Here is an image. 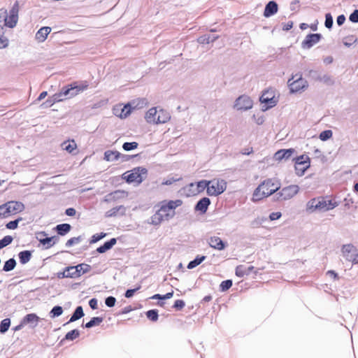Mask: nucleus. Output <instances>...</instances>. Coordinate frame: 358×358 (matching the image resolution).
Wrapping results in <instances>:
<instances>
[{
	"instance_id": "c756f323",
	"label": "nucleus",
	"mask_w": 358,
	"mask_h": 358,
	"mask_svg": "<svg viewBox=\"0 0 358 358\" xmlns=\"http://www.w3.org/2000/svg\"><path fill=\"white\" fill-rule=\"evenodd\" d=\"M335 205H331V206H327V201L324 199H317V206L316 210L327 211L335 208Z\"/></svg>"
},
{
	"instance_id": "5701e85b",
	"label": "nucleus",
	"mask_w": 358,
	"mask_h": 358,
	"mask_svg": "<svg viewBox=\"0 0 358 358\" xmlns=\"http://www.w3.org/2000/svg\"><path fill=\"white\" fill-rule=\"evenodd\" d=\"M219 38L218 35L215 34H204L201 36H200L197 41L199 43L205 45V44H209L210 43H213L215 41H216Z\"/></svg>"
},
{
	"instance_id": "680f3d73",
	"label": "nucleus",
	"mask_w": 358,
	"mask_h": 358,
	"mask_svg": "<svg viewBox=\"0 0 358 358\" xmlns=\"http://www.w3.org/2000/svg\"><path fill=\"white\" fill-rule=\"evenodd\" d=\"M141 285H138L137 287L134 289H128L124 294V296L127 299H129L132 297L134 294V293L137 291H138L141 289Z\"/></svg>"
},
{
	"instance_id": "c03bdc74",
	"label": "nucleus",
	"mask_w": 358,
	"mask_h": 358,
	"mask_svg": "<svg viewBox=\"0 0 358 358\" xmlns=\"http://www.w3.org/2000/svg\"><path fill=\"white\" fill-rule=\"evenodd\" d=\"M10 326V320L9 318L3 319L0 323V333L5 334Z\"/></svg>"
},
{
	"instance_id": "b1692460",
	"label": "nucleus",
	"mask_w": 358,
	"mask_h": 358,
	"mask_svg": "<svg viewBox=\"0 0 358 358\" xmlns=\"http://www.w3.org/2000/svg\"><path fill=\"white\" fill-rule=\"evenodd\" d=\"M158 112L156 108H151L145 114V120L149 123L157 124Z\"/></svg>"
},
{
	"instance_id": "a878e982",
	"label": "nucleus",
	"mask_w": 358,
	"mask_h": 358,
	"mask_svg": "<svg viewBox=\"0 0 358 358\" xmlns=\"http://www.w3.org/2000/svg\"><path fill=\"white\" fill-rule=\"evenodd\" d=\"M120 156V152L116 150H106L104 152L103 159L107 162H113L118 160Z\"/></svg>"
},
{
	"instance_id": "3c124183",
	"label": "nucleus",
	"mask_w": 358,
	"mask_h": 358,
	"mask_svg": "<svg viewBox=\"0 0 358 358\" xmlns=\"http://www.w3.org/2000/svg\"><path fill=\"white\" fill-rule=\"evenodd\" d=\"M333 135L331 130H324L320 134V139L322 141H326L331 138Z\"/></svg>"
},
{
	"instance_id": "13d9d810",
	"label": "nucleus",
	"mask_w": 358,
	"mask_h": 358,
	"mask_svg": "<svg viewBox=\"0 0 358 358\" xmlns=\"http://www.w3.org/2000/svg\"><path fill=\"white\" fill-rule=\"evenodd\" d=\"M21 220V218H18L15 220L10 221L6 224V228L8 229H15L17 227L18 223Z\"/></svg>"
},
{
	"instance_id": "412c9836",
	"label": "nucleus",
	"mask_w": 358,
	"mask_h": 358,
	"mask_svg": "<svg viewBox=\"0 0 358 358\" xmlns=\"http://www.w3.org/2000/svg\"><path fill=\"white\" fill-rule=\"evenodd\" d=\"M51 31V28L49 27H43L38 30L36 34V38L40 41L43 42L46 38L48 35Z\"/></svg>"
},
{
	"instance_id": "423d86ee",
	"label": "nucleus",
	"mask_w": 358,
	"mask_h": 358,
	"mask_svg": "<svg viewBox=\"0 0 358 358\" xmlns=\"http://www.w3.org/2000/svg\"><path fill=\"white\" fill-rule=\"evenodd\" d=\"M260 185H263V195L268 196L277 193L281 186L280 180L277 178H268L261 182Z\"/></svg>"
},
{
	"instance_id": "bb28decb",
	"label": "nucleus",
	"mask_w": 358,
	"mask_h": 358,
	"mask_svg": "<svg viewBox=\"0 0 358 358\" xmlns=\"http://www.w3.org/2000/svg\"><path fill=\"white\" fill-rule=\"evenodd\" d=\"M126 181L129 183L137 182L138 183H141L143 178H139V173H137L136 171V168L134 169L130 173H129L127 176H125L124 178Z\"/></svg>"
},
{
	"instance_id": "f03ea898",
	"label": "nucleus",
	"mask_w": 358,
	"mask_h": 358,
	"mask_svg": "<svg viewBox=\"0 0 358 358\" xmlns=\"http://www.w3.org/2000/svg\"><path fill=\"white\" fill-rule=\"evenodd\" d=\"M88 83L87 81L73 82L72 83L64 86L60 92L54 94L55 101H62L64 99L74 97L79 93L86 90L88 88Z\"/></svg>"
},
{
	"instance_id": "dca6fc26",
	"label": "nucleus",
	"mask_w": 358,
	"mask_h": 358,
	"mask_svg": "<svg viewBox=\"0 0 358 358\" xmlns=\"http://www.w3.org/2000/svg\"><path fill=\"white\" fill-rule=\"evenodd\" d=\"M278 10V5L276 1H270L266 4L263 15L265 17L268 18L277 13Z\"/></svg>"
},
{
	"instance_id": "603ef678",
	"label": "nucleus",
	"mask_w": 358,
	"mask_h": 358,
	"mask_svg": "<svg viewBox=\"0 0 358 358\" xmlns=\"http://www.w3.org/2000/svg\"><path fill=\"white\" fill-rule=\"evenodd\" d=\"M106 236V233H104V232H101L99 234H95L91 237V240H90V243L91 244L95 243Z\"/></svg>"
},
{
	"instance_id": "e433bc0d",
	"label": "nucleus",
	"mask_w": 358,
	"mask_h": 358,
	"mask_svg": "<svg viewBox=\"0 0 358 358\" xmlns=\"http://www.w3.org/2000/svg\"><path fill=\"white\" fill-rule=\"evenodd\" d=\"M36 239L41 245H43V248L45 250L49 249L53 246V243H52V238H50V237L41 238L36 236Z\"/></svg>"
},
{
	"instance_id": "a19ab883",
	"label": "nucleus",
	"mask_w": 358,
	"mask_h": 358,
	"mask_svg": "<svg viewBox=\"0 0 358 358\" xmlns=\"http://www.w3.org/2000/svg\"><path fill=\"white\" fill-rule=\"evenodd\" d=\"M357 42V38L355 35H350L345 37L343 40V43L345 46L350 48L352 44Z\"/></svg>"
},
{
	"instance_id": "39448f33",
	"label": "nucleus",
	"mask_w": 358,
	"mask_h": 358,
	"mask_svg": "<svg viewBox=\"0 0 358 358\" xmlns=\"http://www.w3.org/2000/svg\"><path fill=\"white\" fill-rule=\"evenodd\" d=\"M299 192V187L296 185H290L283 187L273 196L275 201H285L293 198Z\"/></svg>"
},
{
	"instance_id": "de8ad7c7",
	"label": "nucleus",
	"mask_w": 358,
	"mask_h": 358,
	"mask_svg": "<svg viewBox=\"0 0 358 358\" xmlns=\"http://www.w3.org/2000/svg\"><path fill=\"white\" fill-rule=\"evenodd\" d=\"M232 285L233 282L231 280H223L220 285V289L222 292H226L231 287Z\"/></svg>"
},
{
	"instance_id": "f704fd0d",
	"label": "nucleus",
	"mask_w": 358,
	"mask_h": 358,
	"mask_svg": "<svg viewBox=\"0 0 358 358\" xmlns=\"http://www.w3.org/2000/svg\"><path fill=\"white\" fill-rule=\"evenodd\" d=\"M18 17L13 16L10 15H7L5 13V25L9 28H13L16 26Z\"/></svg>"
},
{
	"instance_id": "1a4fd4ad",
	"label": "nucleus",
	"mask_w": 358,
	"mask_h": 358,
	"mask_svg": "<svg viewBox=\"0 0 358 358\" xmlns=\"http://www.w3.org/2000/svg\"><path fill=\"white\" fill-rule=\"evenodd\" d=\"M322 38V35L321 34H309L306 36L304 40L302 41L301 48L303 49H310L315 44L319 43Z\"/></svg>"
},
{
	"instance_id": "9b49d317",
	"label": "nucleus",
	"mask_w": 358,
	"mask_h": 358,
	"mask_svg": "<svg viewBox=\"0 0 358 358\" xmlns=\"http://www.w3.org/2000/svg\"><path fill=\"white\" fill-rule=\"evenodd\" d=\"M208 185V180H201L196 182L190 183L189 185V190L191 191L193 194H196L203 192L205 189L207 190Z\"/></svg>"
},
{
	"instance_id": "20e7f679",
	"label": "nucleus",
	"mask_w": 358,
	"mask_h": 358,
	"mask_svg": "<svg viewBox=\"0 0 358 358\" xmlns=\"http://www.w3.org/2000/svg\"><path fill=\"white\" fill-rule=\"evenodd\" d=\"M208 182L207 194L210 196H217L227 189V182L223 179L214 178L208 180Z\"/></svg>"
},
{
	"instance_id": "58836bf2",
	"label": "nucleus",
	"mask_w": 358,
	"mask_h": 358,
	"mask_svg": "<svg viewBox=\"0 0 358 358\" xmlns=\"http://www.w3.org/2000/svg\"><path fill=\"white\" fill-rule=\"evenodd\" d=\"M122 210V214H124L125 208L123 206H119L114 207L106 212V217H115L117 215L118 212Z\"/></svg>"
},
{
	"instance_id": "393cba45",
	"label": "nucleus",
	"mask_w": 358,
	"mask_h": 358,
	"mask_svg": "<svg viewBox=\"0 0 358 358\" xmlns=\"http://www.w3.org/2000/svg\"><path fill=\"white\" fill-rule=\"evenodd\" d=\"M64 270L66 273L67 278H77L80 277V271L78 269V266H69L65 267Z\"/></svg>"
},
{
	"instance_id": "ea45409f",
	"label": "nucleus",
	"mask_w": 358,
	"mask_h": 358,
	"mask_svg": "<svg viewBox=\"0 0 358 358\" xmlns=\"http://www.w3.org/2000/svg\"><path fill=\"white\" fill-rule=\"evenodd\" d=\"M63 313V308L60 306H54L49 313V315L51 318L57 317Z\"/></svg>"
},
{
	"instance_id": "bf43d9fd",
	"label": "nucleus",
	"mask_w": 358,
	"mask_h": 358,
	"mask_svg": "<svg viewBox=\"0 0 358 358\" xmlns=\"http://www.w3.org/2000/svg\"><path fill=\"white\" fill-rule=\"evenodd\" d=\"M116 299L113 296H109L105 299V304L107 307L112 308L115 305Z\"/></svg>"
},
{
	"instance_id": "338daca9",
	"label": "nucleus",
	"mask_w": 358,
	"mask_h": 358,
	"mask_svg": "<svg viewBox=\"0 0 358 358\" xmlns=\"http://www.w3.org/2000/svg\"><path fill=\"white\" fill-rule=\"evenodd\" d=\"M89 306L92 310L98 308V300L96 298H92L89 301Z\"/></svg>"
},
{
	"instance_id": "f257e3e1",
	"label": "nucleus",
	"mask_w": 358,
	"mask_h": 358,
	"mask_svg": "<svg viewBox=\"0 0 358 358\" xmlns=\"http://www.w3.org/2000/svg\"><path fill=\"white\" fill-rule=\"evenodd\" d=\"M182 203V200H171L166 203H163L160 208L152 216V223L155 225L159 224L163 220H169L175 215L174 210L180 206Z\"/></svg>"
},
{
	"instance_id": "473e14b6",
	"label": "nucleus",
	"mask_w": 358,
	"mask_h": 358,
	"mask_svg": "<svg viewBox=\"0 0 358 358\" xmlns=\"http://www.w3.org/2000/svg\"><path fill=\"white\" fill-rule=\"evenodd\" d=\"M17 262L15 258H10L4 262L2 270L5 272L11 271L15 268Z\"/></svg>"
},
{
	"instance_id": "8fccbe9b",
	"label": "nucleus",
	"mask_w": 358,
	"mask_h": 358,
	"mask_svg": "<svg viewBox=\"0 0 358 358\" xmlns=\"http://www.w3.org/2000/svg\"><path fill=\"white\" fill-rule=\"evenodd\" d=\"M334 24V20L331 14L330 13H326L325 15V21H324V26L329 29H331L333 27Z\"/></svg>"
},
{
	"instance_id": "aec40b11",
	"label": "nucleus",
	"mask_w": 358,
	"mask_h": 358,
	"mask_svg": "<svg viewBox=\"0 0 358 358\" xmlns=\"http://www.w3.org/2000/svg\"><path fill=\"white\" fill-rule=\"evenodd\" d=\"M116 243L117 239L115 238H112L109 241L105 242L102 245L98 247L96 250L98 253H104L106 251L110 250L116 244Z\"/></svg>"
},
{
	"instance_id": "cd10ccee",
	"label": "nucleus",
	"mask_w": 358,
	"mask_h": 358,
	"mask_svg": "<svg viewBox=\"0 0 358 358\" xmlns=\"http://www.w3.org/2000/svg\"><path fill=\"white\" fill-rule=\"evenodd\" d=\"M85 315L83 307L81 306H78L76 308L75 310L73 311L72 315L70 317V320H69L68 323L73 322L80 318H82Z\"/></svg>"
},
{
	"instance_id": "4d7b16f0",
	"label": "nucleus",
	"mask_w": 358,
	"mask_h": 358,
	"mask_svg": "<svg viewBox=\"0 0 358 358\" xmlns=\"http://www.w3.org/2000/svg\"><path fill=\"white\" fill-rule=\"evenodd\" d=\"M317 199L310 200L307 203V210L312 213L316 210Z\"/></svg>"
},
{
	"instance_id": "0e129e2a",
	"label": "nucleus",
	"mask_w": 358,
	"mask_h": 358,
	"mask_svg": "<svg viewBox=\"0 0 358 358\" xmlns=\"http://www.w3.org/2000/svg\"><path fill=\"white\" fill-rule=\"evenodd\" d=\"M349 20L352 23H358V9H355L349 16Z\"/></svg>"
},
{
	"instance_id": "4c0bfd02",
	"label": "nucleus",
	"mask_w": 358,
	"mask_h": 358,
	"mask_svg": "<svg viewBox=\"0 0 358 358\" xmlns=\"http://www.w3.org/2000/svg\"><path fill=\"white\" fill-rule=\"evenodd\" d=\"M170 119V115L168 113L160 110L157 115V124L165 123Z\"/></svg>"
},
{
	"instance_id": "6e6d98bb",
	"label": "nucleus",
	"mask_w": 358,
	"mask_h": 358,
	"mask_svg": "<svg viewBox=\"0 0 358 358\" xmlns=\"http://www.w3.org/2000/svg\"><path fill=\"white\" fill-rule=\"evenodd\" d=\"M19 12V2L17 1H15L11 9L9 11V14L13 16L18 17Z\"/></svg>"
},
{
	"instance_id": "7c9ffc66",
	"label": "nucleus",
	"mask_w": 358,
	"mask_h": 358,
	"mask_svg": "<svg viewBox=\"0 0 358 358\" xmlns=\"http://www.w3.org/2000/svg\"><path fill=\"white\" fill-rule=\"evenodd\" d=\"M206 257L204 255H197L193 260L190 261L187 264L188 269H192L201 264Z\"/></svg>"
},
{
	"instance_id": "2f4dec72",
	"label": "nucleus",
	"mask_w": 358,
	"mask_h": 358,
	"mask_svg": "<svg viewBox=\"0 0 358 358\" xmlns=\"http://www.w3.org/2000/svg\"><path fill=\"white\" fill-rule=\"evenodd\" d=\"M263 185H259L258 187L255 189L252 194V201H257L263 198L268 197V196L263 195Z\"/></svg>"
},
{
	"instance_id": "79ce46f5",
	"label": "nucleus",
	"mask_w": 358,
	"mask_h": 358,
	"mask_svg": "<svg viewBox=\"0 0 358 358\" xmlns=\"http://www.w3.org/2000/svg\"><path fill=\"white\" fill-rule=\"evenodd\" d=\"M80 336V331L78 329H73L68 333L64 336V340L67 341H73L76 338H78Z\"/></svg>"
},
{
	"instance_id": "5fc2aeb1",
	"label": "nucleus",
	"mask_w": 358,
	"mask_h": 358,
	"mask_svg": "<svg viewBox=\"0 0 358 358\" xmlns=\"http://www.w3.org/2000/svg\"><path fill=\"white\" fill-rule=\"evenodd\" d=\"M82 241V237L80 236L78 237H73L70 239H69L66 243V246L69 248L74 244L79 243Z\"/></svg>"
},
{
	"instance_id": "7ed1b4c3",
	"label": "nucleus",
	"mask_w": 358,
	"mask_h": 358,
	"mask_svg": "<svg viewBox=\"0 0 358 358\" xmlns=\"http://www.w3.org/2000/svg\"><path fill=\"white\" fill-rule=\"evenodd\" d=\"M290 93H297L304 91L308 87V82L302 78L301 73L293 75L287 81Z\"/></svg>"
},
{
	"instance_id": "49530a36",
	"label": "nucleus",
	"mask_w": 358,
	"mask_h": 358,
	"mask_svg": "<svg viewBox=\"0 0 358 358\" xmlns=\"http://www.w3.org/2000/svg\"><path fill=\"white\" fill-rule=\"evenodd\" d=\"M138 143L137 142H125L122 145V148L125 151H131L138 148Z\"/></svg>"
},
{
	"instance_id": "9d476101",
	"label": "nucleus",
	"mask_w": 358,
	"mask_h": 358,
	"mask_svg": "<svg viewBox=\"0 0 358 358\" xmlns=\"http://www.w3.org/2000/svg\"><path fill=\"white\" fill-rule=\"evenodd\" d=\"M252 100L246 95H241L235 101V107L239 110H247L252 108Z\"/></svg>"
},
{
	"instance_id": "6ab92c4d",
	"label": "nucleus",
	"mask_w": 358,
	"mask_h": 358,
	"mask_svg": "<svg viewBox=\"0 0 358 358\" xmlns=\"http://www.w3.org/2000/svg\"><path fill=\"white\" fill-rule=\"evenodd\" d=\"M254 268L253 266L238 265L236 268L235 273L236 276L243 278L245 275H250Z\"/></svg>"
},
{
	"instance_id": "0eeeda50",
	"label": "nucleus",
	"mask_w": 358,
	"mask_h": 358,
	"mask_svg": "<svg viewBox=\"0 0 358 358\" xmlns=\"http://www.w3.org/2000/svg\"><path fill=\"white\" fill-rule=\"evenodd\" d=\"M295 162V170L298 176H302L310 167V158L306 155H300L293 159Z\"/></svg>"
},
{
	"instance_id": "4be33fe9",
	"label": "nucleus",
	"mask_w": 358,
	"mask_h": 358,
	"mask_svg": "<svg viewBox=\"0 0 358 358\" xmlns=\"http://www.w3.org/2000/svg\"><path fill=\"white\" fill-rule=\"evenodd\" d=\"M54 229L58 235L65 236L71 231V226L70 224L63 223L57 224Z\"/></svg>"
},
{
	"instance_id": "a211bd4d",
	"label": "nucleus",
	"mask_w": 358,
	"mask_h": 358,
	"mask_svg": "<svg viewBox=\"0 0 358 358\" xmlns=\"http://www.w3.org/2000/svg\"><path fill=\"white\" fill-rule=\"evenodd\" d=\"M209 245L216 250H222L226 248V243H224L218 236H212L208 239Z\"/></svg>"
},
{
	"instance_id": "c9c22d12",
	"label": "nucleus",
	"mask_w": 358,
	"mask_h": 358,
	"mask_svg": "<svg viewBox=\"0 0 358 358\" xmlns=\"http://www.w3.org/2000/svg\"><path fill=\"white\" fill-rule=\"evenodd\" d=\"M62 149L69 153H73L77 148L76 142L72 140L71 141H65L62 144Z\"/></svg>"
},
{
	"instance_id": "72a5a7b5",
	"label": "nucleus",
	"mask_w": 358,
	"mask_h": 358,
	"mask_svg": "<svg viewBox=\"0 0 358 358\" xmlns=\"http://www.w3.org/2000/svg\"><path fill=\"white\" fill-rule=\"evenodd\" d=\"M103 320V318L101 317H92L91 320L85 323L83 327L87 329H90L94 326L99 325Z\"/></svg>"
},
{
	"instance_id": "6e6552de",
	"label": "nucleus",
	"mask_w": 358,
	"mask_h": 358,
	"mask_svg": "<svg viewBox=\"0 0 358 358\" xmlns=\"http://www.w3.org/2000/svg\"><path fill=\"white\" fill-rule=\"evenodd\" d=\"M342 254L345 260L358 264V252L352 244H346L342 246Z\"/></svg>"
},
{
	"instance_id": "4468645a",
	"label": "nucleus",
	"mask_w": 358,
	"mask_h": 358,
	"mask_svg": "<svg viewBox=\"0 0 358 358\" xmlns=\"http://www.w3.org/2000/svg\"><path fill=\"white\" fill-rule=\"evenodd\" d=\"M22 320L24 326L29 325L30 328L34 329L38 325L40 317L35 313H29Z\"/></svg>"
},
{
	"instance_id": "09e8293b",
	"label": "nucleus",
	"mask_w": 358,
	"mask_h": 358,
	"mask_svg": "<svg viewBox=\"0 0 358 358\" xmlns=\"http://www.w3.org/2000/svg\"><path fill=\"white\" fill-rule=\"evenodd\" d=\"M78 266V269L80 271V276L83 274L88 273L91 270V266L87 264H79L76 265Z\"/></svg>"
},
{
	"instance_id": "f8f14e48",
	"label": "nucleus",
	"mask_w": 358,
	"mask_h": 358,
	"mask_svg": "<svg viewBox=\"0 0 358 358\" xmlns=\"http://www.w3.org/2000/svg\"><path fill=\"white\" fill-rule=\"evenodd\" d=\"M259 100L262 103L267 105L266 110L274 107L277 103V100L273 92L269 91H265L260 96Z\"/></svg>"
},
{
	"instance_id": "052dcab7",
	"label": "nucleus",
	"mask_w": 358,
	"mask_h": 358,
	"mask_svg": "<svg viewBox=\"0 0 358 358\" xmlns=\"http://www.w3.org/2000/svg\"><path fill=\"white\" fill-rule=\"evenodd\" d=\"M185 303L183 300L178 299L174 302L173 308L177 310H180L181 309H182L185 307Z\"/></svg>"
},
{
	"instance_id": "ddd939ff",
	"label": "nucleus",
	"mask_w": 358,
	"mask_h": 358,
	"mask_svg": "<svg viewBox=\"0 0 358 358\" xmlns=\"http://www.w3.org/2000/svg\"><path fill=\"white\" fill-rule=\"evenodd\" d=\"M4 206H7L6 209H8V215L20 213L24 210V205L22 202L17 201H8L4 203Z\"/></svg>"
},
{
	"instance_id": "37998d69",
	"label": "nucleus",
	"mask_w": 358,
	"mask_h": 358,
	"mask_svg": "<svg viewBox=\"0 0 358 358\" xmlns=\"http://www.w3.org/2000/svg\"><path fill=\"white\" fill-rule=\"evenodd\" d=\"M145 315L152 322H156L159 318L158 310L157 309L149 310L145 313Z\"/></svg>"
},
{
	"instance_id": "2eb2a0df",
	"label": "nucleus",
	"mask_w": 358,
	"mask_h": 358,
	"mask_svg": "<svg viewBox=\"0 0 358 358\" xmlns=\"http://www.w3.org/2000/svg\"><path fill=\"white\" fill-rule=\"evenodd\" d=\"M211 201L208 197H203L199 199L194 206V210L196 212H199L201 214H204L206 213L209 206L210 205Z\"/></svg>"
},
{
	"instance_id": "774afa93",
	"label": "nucleus",
	"mask_w": 358,
	"mask_h": 358,
	"mask_svg": "<svg viewBox=\"0 0 358 358\" xmlns=\"http://www.w3.org/2000/svg\"><path fill=\"white\" fill-rule=\"evenodd\" d=\"M281 216H282V213L280 212H273L269 215V219L271 221L277 220L280 219L281 217Z\"/></svg>"
},
{
	"instance_id": "69168bd1",
	"label": "nucleus",
	"mask_w": 358,
	"mask_h": 358,
	"mask_svg": "<svg viewBox=\"0 0 358 358\" xmlns=\"http://www.w3.org/2000/svg\"><path fill=\"white\" fill-rule=\"evenodd\" d=\"M7 206L5 207L4 204L0 206V217H6L8 216Z\"/></svg>"
},
{
	"instance_id": "a18cd8bd",
	"label": "nucleus",
	"mask_w": 358,
	"mask_h": 358,
	"mask_svg": "<svg viewBox=\"0 0 358 358\" xmlns=\"http://www.w3.org/2000/svg\"><path fill=\"white\" fill-rule=\"evenodd\" d=\"M131 106L130 103L126 104L122 109L119 117L122 119L126 118L131 113Z\"/></svg>"
},
{
	"instance_id": "f3484780",
	"label": "nucleus",
	"mask_w": 358,
	"mask_h": 358,
	"mask_svg": "<svg viewBox=\"0 0 358 358\" xmlns=\"http://www.w3.org/2000/svg\"><path fill=\"white\" fill-rule=\"evenodd\" d=\"M295 152L294 148L281 149L278 150L274 155V159L276 161H281L282 159L287 160L289 159Z\"/></svg>"
},
{
	"instance_id": "e2e57ef3",
	"label": "nucleus",
	"mask_w": 358,
	"mask_h": 358,
	"mask_svg": "<svg viewBox=\"0 0 358 358\" xmlns=\"http://www.w3.org/2000/svg\"><path fill=\"white\" fill-rule=\"evenodd\" d=\"M13 240V238L11 236H5L2 239H1V242L3 246L5 248L7 245H10Z\"/></svg>"
},
{
	"instance_id": "c85d7f7f",
	"label": "nucleus",
	"mask_w": 358,
	"mask_h": 358,
	"mask_svg": "<svg viewBox=\"0 0 358 358\" xmlns=\"http://www.w3.org/2000/svg\"><path fill=\"white\" fill-rule=\"evenodd\" d=\"M32 256V252L30 250H23L19 252L18 257L20 259V262L22 264H25L28 263Z\"/></svg>"
},
{
	"instance_id": "864d4df0",
	"label": "nucleus",
	"mask_w": 358,
	"mask_h": 358,
	"mask_svg": "<svg viewBox=\"0 0 358 358\" xmlns=\"http://www.w3.org/2000/svg\"><path fill=\"white\" fill-rule=\"evenodd\" d=\"M321 82L328 85H333L334 84V80L332 77L328 74H322V78H321Z\"/></svg>"
}]
</instances>
